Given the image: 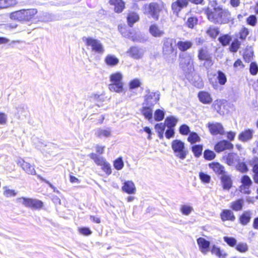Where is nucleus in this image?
Listing matches in <instances>:
<instances>
[{"label": "nucleus", "instance_id": "5fc2aeb1", "mask_svg": "<svg viewBox=\"0 0 258 258\" xmlns=\"http://www.w3.org/2000/svg\"><path fill=\"white\" fill-rule=\"evenodd\" d=\"M237 164L236 166L237 170L242 173L247 171V166L244 163L238 161Z\"/></svg>", "mask_w": 258, "mask_h": 258}, {"label": "nucleus", "instance_id": "f704fd0d", "mask_svg": "<svg viewBox=\"0 0 258 258\" xmlns=\"http://www.w3.org/2000/svg\"><path fill=\"white\" fill-rule=\"evenodd\" d=\"M243 201L242 199H239L231 203L230 207L232 210L235 211H240L242 209Z\"/></svg>", "mask_w": 258, "mask_h": 258}, {"label": "nucleus", "instance_id": "8fccbe9b", "mask_svg": "<svg viewBox=\"0 0 258 258\" xmlns=\"http://www.w3.org/2000/svg\"><path fill=\"white\" fill-rule=\"evenodd\" d=\"M118 30L122 35L124 37H128L129 32L124 25L120 24L118 26Z\"/></svg>", "mask_w": 258, "mask_h": 258}, {"label": "nucleus", "instance_id": "0eeeda50", "mask_svg": "<svg viewBox=\"0 0 258 258\" xmlns=\"http://www.w3.org/2000/svg\"><path fill=\"white\" fill-rule=\"evenodd\" d=\"M87 46H91L92 50L98 53H102L104 51L103 46L100 40L92 37L84 39Z\"/></svg>", "mask_w": 258, "mask_h": 258}, {"label": "nucleus", "instance_id": "49530a36", "mask_svg": "<svg viewBox=\"0 0 258 258\" xmlns=\"http://www.w3.org/2000/svg\"><path fill=\"white\" fill-rule=\"evenodd\" d=\"M217 79L219 83L221 85H224L227 82V78L226 75L221 71L218 72Z\"/></svg>", "mask_w": 258, "mask_h": 258}, {"label": "nucleus", "instance_id": "e2e57ef3", "mask_svg": "<svg viewBox=\"0 0 258 258\" xmlns=\"http://www.w3.org/2000/svg\"><path fill=\"white\" fill-rule=\"evenodd\" d=\"M222 104V101L221 100H215L212 104V107L216 110L218 112H219L221 109V105Z\"/></svg>", "mask_w": 258, "mask_h": 258}, {"label": "nucleus", "instance_id": "2f4dec72", "mask_svg": "<svg viewBox=\"0 0 258 258\" xmlns=\"http://www.w3.org/2000/svg\"><path fill=\"white\" fill-rule=\"evenodd\" d=\"M105 63L110 66H115L119 62L118 59L113 55L108 54L105 58Z\"/></svg>", "mask_w": 258, "mask_h": 258}, {"label": "nucleus", "instance_id": "393cba45", "mask_svg": "<svg viewBox=\"0 0 258 258\" xmlns=\"http://www.w3.org/2000/svg\"><path fill=\"white\" fill-rule=\"evenodd\" d=\"M111 130L109 127L105 128H98L95 130V135L98 137H109L111 135Z\"/></svg>", "mask_w": 258, "mask_h": 258}, {"label": "nucleus", "instance_id": "13d9d810", "mask_svg": "<svg viewBox=\"0 0 258 258\" xmlns=\"http://www.w3.org/2000/svg\"><path fill=\"white\" fill-rule=\"evenodd\" d=\"M114 168L116 170H120L123 166V162L121 158H119L114 161L113 164Z\"/></svg>", "mask_w": 258, "mask_h": 258}, {"label": "nucleus", "instance_id": "20e7f679", "mask_svg": "<svg viewBox=\"0 0 258 258\" xmlns=\"http://www.w3.org/2000/svg\"><path fill=\"white\" fill-rule=\"evenodd\" d=\"M164 9L162 3H151L145 7L144 13L150 15L156 20L159 19L160 13Z\"/></svg>", "mask_w": 258, "mask_h": 258}, {"label": "nucleus", "instance_id": "4be33fe9", "mask_svg": "<svg viewBox=\"0 0 258 258\" xmlns=\"http://www.w3.org/2000/svg\"><path fill=\"white\" fill-rule=\"evenodd\" d=\"M109 4L114 7V11L117 13H121L124 8V3L122 0H109Z\"/></svg>", "mask_w": 258, "mask_h": 258}, {"label": "nucleus", "instance_id": "a211bd4d", "mask_svg": "<svg viewBox=\"0 0 258 258\" xmlns=\"http://www.w3.org/2000/svg\"><path fill=\"white\" fill-rule=\"evenodd\" d=\"M198 97L200 101L204 104H209L213 101L211 94L206 91H200Z\"/></svg>", "mask_w": 258, "mask_h": 258}, {"label": "nucleus", "instance_id": "6ab92c4d", "mask_svg": "<svg viewBox=\"0 0 258 258\" xmlns=\"http://www.w3.org/2000/svg\"><path fill=\"white\" fill-rule=\"evenodd\" d=\"M225 162L229 166H235L239 161V157L236 153H230L225 157Z\"/></svg>", "mask_w": 258, "mask_h": 258}, {"label": "nucleus", "instance_id": "f3484780", "mask_svg": "<svg viewBox=\"0 0 258 258\" xmlns=\"http://www.w3.org/2000/svg\"><path fill=\"white\" fill-rule=\"evenodd\" d=\"M221 181L223 189L229 190L232 185L231 176L225 174L221 176Z\"/></svg>", "mask_w": 258, "mask_h": 258}, {"label": "nucleus", "instance_id": "412c9836", "mask_svg": "<svg viewBox=\"0 0 258 258\" xmlns=\"http://www.w3.org/2000/svg\"><path fill=\"white\" fill-rule=\"evenodd\" d=\"M254 131L251 129H247L241 132L238 136V139L242 142H246L251 140L253 137Z\"/></svg>", "mask_w": 258, "mask_h": 258}, {"label": "nucleus", "instance_id": "79ce46f5", "mask_svg": "<svg viewBox=\"0 0 258 258\" xmlns=\"http://www.w3.org/2000/svg\"><path fill=\"white\" fill-rule=\"evenodd\" d=\"M235 249L240 252H245L248 250V247L246 243L240 242L236 245Z\"/></svg>", "mask_w": 258, "mask_h": 258}, {"label": "nucleus", "instance_id": "a878e982", "mask_svg": "<svg viewBox=\"0 0 258 258\" xmlns=\"http://www.w3.org/2000/svg\"><path fill=\"white\" fill-rule=\"evenodd\" d=\"M221 218L223 221H233L235 217L232 211L230 210H223L220 214Z\"/></svg>", "mask_w": 258, "mask_h": 258}, {"label": "nucleus", "instance_id": "3c124183", "mask_svg": "<svg viewBox=\"0 0 258 258\" xmlns=\"http://www.w3.org/2000/svg\"><path fill=\"white\" fill-rule=\"evenodd\" d=\"M101 166L102 167V170L104 171L107 175H109L111 174V167L110 164L109 163L106 161L105 163L103 164Z\"/></svg>", "mask_w": 258, "mask_h": 258}, {"label": "nucleus", "instance_id": "09e8293b", "mask_svg": "<svg viewBox=\"0 0 258 258\" xmlns=\"http://www.w3.org/2000/svg\"><path fill=\"white\" fill-rule=\"evenodd\" d=\"M3 8H7L10 7L15 6L17 4L16 0H2Z\"/></svg>", "mask_w": 258, "mask_h": 258}, {"label": "nucleus", "instance_id": "7c9ffc66", "mask_svg": "<svg viewBox=\"0 0 258 258\" xmlns=\"http://www.w3.org/2000/svg\"><path fill=\"white\" fill-rule=\"evenodd\" d=\"M144 50L138 47H132L130 49V56L135 59H138L142 57Z\"/></svg>", "mask_w": 258, "mask_h": 258}, {"label": "nucleus", "instance_id": "a18cd8bd", "mask_svg": "<svg viewBox=\"0 0 258 258\" xmlns=\"http://www.w3.org/2000/svg\"><path fill=\"white\" fill-rule=\"evenodd\" d=\"M203 147L201 145H195L192 147V151L196 157H200L202 152Z\"/></svg>", "mask_w": 258, "mask_h": 258}, {"label": "nucleus", "instance_id": "9d476101", "mask_svg": "<svg viewBox=\"0 0 258 258\" xmlns=\"http://www.w3.org/2000/svg\"><path fill=\"white\" fill-rule=\"evenodd\" d=\"M159 99L160 93L158 92H149L145 96V104L152 107L158 102Z\"/></svg>", "mask_w": 258, "mask_h": 258}, {"label": "nucleus", "instance_id": "cd10ccee", "mask_svg": "<svg viewBox=\"0 0 258 258\" xmlns=\"http://www.w3.org/2000/svg\"><path fill=\"white\" fill-rule=\"evenodd\" d=\"M176 45L180 51H185L192 47V42L190 41H178L176 42Z\"/></svg>", "mask_w": 258, "mask_h": 258}, {"label": "nucleus", "instance_id": "2eb2a0df", "mask_svg": "<svg viewBox=\"0 0 258 258\" xmlns=\"http://www.w3.org/2000/svg\"><path fill=\"white\" fill-rule=\"evenodd\" d=\"M233 148V145L226 140H223L217 143L214 150L218 153L221 152L225 150H231Z\"/></svg>", "mask_w": 258, "mask_h": 258}, {"label": "nucleus", "instance_id": "58836bf2", "mask_svg": "<svg viewBox=\"0 0 258 258\" xmlns=\"http://www.w3.org/2000/svg\"><path fill=\"white\" fill-rule=\"evenodd\" d=\"M33 140L34 144L36 146V147L39 150H44L45 147H46L47 146L51 145V143H48V144L47 145L45 141H42L41 140H37L36 141H35V139H33Z\"/></svg>", "mask_w": 258, "mask_h": 258}, {"label": "nucleus", "instance_id": "dca6fc26", "mask_svg": "<svg viewBox=\"0 0 258 258\" xmlns=\"http://www.w3.org/2000/svg\"><path fill=\"white\" fill-rule=\"evenodd\" d=\"M199 250L204 254H206L209 251L210 242L203 237H200L197 240Z\"/></svg>", "mask_w": 258, "mask_h": 258}, {"label": "nucleus", "instance_id": "b1692460", "mask_svg": "<svg viewBox=\"0 0 258 258\" xmlns=\"http://www.w3.org/2000/svg\"><path fill=\"white\" fill-rule=\"evenodd\" d=\"M211 252L212 254L215 255L218 258H226L228 254L223 250L216 245H213L211 247Z\"/></svg>", "mask_w": 258, "mask_h": 258}, {"label": "nucleus", "instance_id": "a19ab883", "mask_svg": "<svg viewBox=\"0 0 258 258\" xmlns=\"http://www.w3.org/2000/svg\"><path fill=\"white\" fill-rule=\"evenodd\" d=\"M200 137L198 136V135L195 133V132H192L191 133H190L188 138H187V141L190 142L191 144H194L196 142H200Z\"/></svg>", "mask_w": 258, "mask_h": 258}, {"label": "nucleus", "instance_id": "f8f14e48", "mask_svg": "<svg viewBox=\"0 0 258 258\" xmlns=\"http://www.w3.org/2000/svg\"><path fill=\"white\" fill-rule=\"evenodd\" d=\"M17 163L18 165L21 166L28 174L31 175H35L36 174L34 166L31 165L29 163L25 162L23 159L21 158H18Z\"/></svg>", "mask_w": 258, "mask_h": 258}, {"label": "nucleus", "instance_id": "052dcab7", "mask_svg": "<svg viewBox=\"0 0 258 258\" xmlns=\"http://www.w3.org/2000/svg\"><path fill=\"white\" fill-rule=\"evenodd\" d=\"M189 132V127L186 124H182L179 128V133L182 135H187Z\"/></svg>", "mask_w": 258, "mask_h": 258}, {"label": "nucleus", "instance_id": "c85d7f7f", "mask_svg": "<svg viewBox=\"0 0 258 258\" xmlns=\"http://www.w3.org/2000/svg\"><path fill=\"white\" fill-rule=\"evenodd\" d=\"M150 34L154 37H161L164 34V31L161 30L156 24L151 25L149 28Z\"/></svg>", "mask_w": 258, "mask_h": 258}, {"label": "nucleus", "instance_id": "0e129e2a", "mask_svg": "<svg viewBox=\"0 0 258 258\" xmlns=\"http://www.w3.org/2000/svg\"><path fill=\"white\" fill-rule=\"evenodd\" d=\"M200 178L202 181V182L205 183H209L211 179V177L204 173V172H200L199 174Z\"/></svg>", "mask_w": 258, "mask_h": 258}, {"label": "nucleus", "instance_id": "4468645a", "mask_svg": "<svg viewBox=\"0 0 258 258\" xmlns=\"http://www.w3.org/2000/svg\"><path fill=\"white\" fill-rule=\"evenodd\" d=\"M199 59L201 60H205L204 66L206 67H210L212 66V62L211 57L208 51L205 48H202L199 50L198 54Z\"/></svg>", "mask_w": 258, "mask_h": 258}, {"label": "nucleus", "instance_id": "c9c22d12", "mask_svg": "<svg viewBox=\"0 0 258 258\" xmlns=\"http://www.w3.org/2000/svg\"><path fill=\"white\" fill-rule=\"evenodd\" d=\"M165 112L164 109H156L154 114V119L156 121H160L164 118Z\"/></svg>", "mask_w": 258, "mask_h": 258}, {"label": "nucleus", "instance_id": "39448f33", "mask_svg": "<svg viewBox=\"0 0 258 258\" xmlns=\"http://www.w3.org/2000/svg\"><path fill=\"white\" fill-rule=\"evenodd\" d=\"M172 149L175 156L181 159H184L188 153V151L184 147V144L180 140H175L172 142Z\"/></svg>", "mask_w": 258, "mask_h": 258}, {"label": "nucleus", "instance_id": "bb28decb", "mask_svg": "<svg viewBox=\"0 0 258 258\" xmlns=\"http://www.w3.org/2000/svg\"><path fill=\"white\" fill-rule=\"evenodd\" d=\"M209 167L217 174H225L224 167L218 162H213L209 164Z\"/></svg>", "mask_w": 258, "mask_h": 258}, {"label": "nucleus", "instance_id": "603ef678", "mask_svg": "<svg viewBox=\"0 0 258 258\" xmlns=\"http://www.w3.org/2000/svg\"><path fill=\"white\" fill-rule=\"evenodd\" d=\"M249 164L253 167V171L254 173H258V158H254L249 161Z\"/></svg>", "mask_w": 258, "mask_h": 258}, {"label": "nucleus", "instance_id": "de8ad7c7", "mask_svg": "<svg viewBox=\"0 0 258 258\" xmlns=\"http://www.w3.org/2000/svg\"><path fill=\"white\" fill-rule=\"evenodd\" d=\"M240 44L241 43L238 39L234 40L231 44L230 50L233 52H237Z\"/></svg>", "mask_w": 258, "mask_h": 258}, {"label": "nucleus", "instance_id": "423d86ee", "mask_svg": "<svg viewBox=\"0 0 258 258\" xmlns=\"http://www.w3.org/2000/svg\"><path fill=\"white\" fill-rule=\"evenodd\" d=\"M18 203L25 206L34 209H40L43 207V203L38 200L25 198H20L17 199Z\"/></svg>", "mask_w": 258, "mask_h": 258}, {"label": "nucleus", "instance_id": "ea45409f", "mask_svg": "<svg viewBox=\"0 0 258 258\" xmlns=\"http://www.w3.org/2000/svg\"><path fill=\"white\" fill-rule=\"evenodd\" d=\"M253 52L251 48H247L244 52L243 58L246 62H249L252 58Z\"/></svg>", "mask_w": 258, "mask_h": 258}, {"label": "nucleus", "instance_id": "e433bc0d", "mask_svg": "<svg viewBox=\"0 0 258 258\" xmlns=\"http://www.w3.org/2000/svg\"><path fill=\"white\" fill-rule=\"evenodd\" d=\"M193 207L188 204L181 205L180 208L181 213L185 216L189 215L193 211Z\"/></svg>", "mask_w": 258, "mask_h": 258}, {"label": "nucleus", "instance_id": "774afa93", "mask_svg": "<svg viewBox=\"0 0 258 258\" xmlns=\"http://www.w3.org/2000/svg\"><path fill=\"white\" fill-rule=\"evenodd\" d=\"M166 124L164 123H157L155 126V129L157 132H164Z\"/></svg>", "mask_w": 258, "mask_h": 258}, {"label": "nucleus", "instance_id": "c756f323", "mask_svg": "<svg viewBox=\"0 0 258 258\" xmlns=\"http://www.w3.org/2000/svg\"><path fill=\"white\" fill-rule=\"evenodd\" d=\"M251 213L250 211H244L239 218L240 223L243 225L247 224L251 219Z\"/></svg>", "mask_w": 258, "mask_h": 258}, {"label": "nucleus", "instance_id": "6e6552de", "mask_svg": "<svg viewBox=\"0 0 258 258\" xmlns=\"http://www.w3.org/2000/svg\"><path fill=\"white\" fill-rule=\"evenodd\" d=\"M176 40L173 38H166L163 40V53L168 56L174 52Z\"/></svg>", "mask_w": 258, "mask_h": 258}, {"label": "nucleus", "instance_id": "473e14b6", "mask_svg": "<svg viewBox=\"0 0 258 258\" xmlns=\"http://www.w3.org/2000/svg\"><path fill=\"white\" fill-rule=\"evenodd\" d=\"M88 156L91 159L93 160L94 162L98 165L101 166L106 162L104 158L95 153H91Z\"/></svg>", "mask_w": 258, "mask_h": 258}, {"label": "nucleus", "instance_id": "f257e3e1", "mask_svg": "<svg viewBox=\"0 0 258 258\" xmlns=\"http://www.w3.org/2000/svg\"><path fill=\"white\" fill-rule=\"evenodd\" d=\"M208 20L212 23L218 24L233 23L234 19L231 13L227 9L218 6L213 9L208 8L206 12Z\"/></svg>", "mask_w": 258, "mask_h": 258}, {"label": "nucleus", "instance_id": "f03ea898", "mask_svg": "<svg viewBox=\"0 0 258 258\" xmlns=\"http://www.w3.org/2000/svg\"><path fill=\"white\" fill-rule=\"evenodd\" d=\"M37 13V10L36 9H22L11 13L10 18L20 22H29Z\"/></svg>", "mask_w": 258, "mask_h": 258}, {"label": "nucleus", "instance_id": "680f3d73", "mask_svg": "<svg viewBox=\"0 0 258 258\" xmlns=\"http://www.w3.org/2000/svg\"><path fill=\"white\" fill-rule=\"evenodd\" d=\"M139 20V16L137 13H130V27H131V24H134V23L138 22Z\"/></svg>", "mask_w": 258, "mask_h": 258}, {"label": "nucleus", "instance_id": "4d7b16f0", "mask_svg": "<svg viewBox=\"0 0 258 258\" xmlns=\"http://www.w3.org/2000/svg\"><path fill=\"white\" fill-rule=\"evenodd\" d=\"M204 157L208 160H213L215 157V154L213 151L206 150L204 153Z\"/></svg>", "mask_w": 258, "mask_h": 258}, {"label": "nucleus", "instance_id": "7ed1b4c3", "mask_svg": "<svg viewBox=\"0 0 258 258\" xmlns=\"http://www.w3.org/2000/svg\"><path fill=\"white\" fill-rule=\"evenodd\" d=\"M109 79L112 83L109 85L108 88L111 91L117 93L123 91L122 75L120 73L116 72L111 74Z\"/></svg>", "mask_w": 258, "mask_h": 258}, {"label": "nucleus", "instance_id": "37998d69", "mask_svg": "<svg viewBox=\"0 0 258 258\" xmlns=\"http://www.w3.org/2000/svg\"><path fill=\"white\" fill-rule=\"evenodd\" d=\"M218 39L223 46H226L229 43L231 40V37L228 34H226L220 37Z\"/></svg>", "mask_w": 258, "mask_h": 258}, {"label": "nucleus", "instance_id": "9b49d317", "mask_svg": "<svg viewBox=\"0 0 258 258\" xmlns=\"http://www.w3.org/2000/svg\"><path fill=\"white\" fill-rule=\"evenodd\" d=\"M207 126L210 133L213 135H224V130L222 125L218 122H209Z\"/></svg>", "mask_w": 258, "mask_h": 258}, {"label": "nucleus", "instance_id": "ddd939ff", "mask_svg": "<svg viewBox=\"0 0 258 258\" xmlns=\"http://www.w3.org/2000/svg\"><path fill=\"white\" fill-rule=\"evenodd\" d=\"M141 81L138 79H135L130 81V97L141 93Z\"/></svg>", "mask_w": 258, "mask_h": 258}, {"label": "nucleus", "instance_id": "1a4fd4ad", "mask_svg": "<svg viewBox=\"0 0 258 258\" xmlns=\"http://www.w3.org/2000/svg\"><path fill=\"white\" fill-rule=\"evenodd\" d=\"M180 67L185 72H189L193 69L192 60L189 55H185L180 58Z\"/></svg>", "mask_w": 258, "mask_h": 258}, {"label": "nucleus", "instance_id": "72a5a7b5", "mask_svg": "<svg viewBox=\"0 0 258 258\" xmlns=\"http://www.w3.org/2000/svg\"><path fill=\"white\" fill-rule=\"evenodd\" d=\"M177 122L178 118L173 116L167 117L165 120V123L168 128L174 127Z\"/></svg>", "mask_w": 258, "mask_h": 258}, {"label": "nucleus", "instance_id": "338daca9", "mask_svg": "<svg viewBox=\"0 0 258 258\" xmlns=\"http://www.w3.org/2000/svg\"><path fill=\"white\" fill-rule=\"evenodd\" d=\"M246 22L248 24L254 26L257 22L256 18L254 15H250L247 18Z\"/></svg>", "mask_w": 258, "mask_h": 258}, {"label": "nucleus", "instance_id": "6e6d98bb", "mask_svg": "<svg viewBox=\"0 0 258 258\" xmlns=\"http://www.w3.org/2000/svg\"><path fill=\"white\" fill-rule=\"evenodd\" d=\"M242 185L250 186L252 184V181L247 175H244L241 179Z\"/></svg>", "mask_w": 258, "mask_h": 258}, {"label": "nucleus", "instance_id": "4c0bfd02", "mask_svg": "<svg viewBox=\"0 0 258 258\" xmlns=\"http://www.w3.org/2000/svg\"><path fill=\"white\" fill-rule=\"evenodd\" d=\"M206 33L211 38H215L219 33L218 28L215 27H210L206 31Z\"/></svg>", "mask_w": 258, "mask_h": 258}, {"label": "nucleus", "instance_id": "c03bdc74", "mask_svg": "<svg viewBox=\"0 0 258 258\" xmlns=\"http://www.w3.org/2000/svg\"><path fill=\"white\" fill-rule=\"evenodd\" d=\"M224 241L230 246L234 247L236 246L237 240L236 239L232 237L224 236L223 238Z\"/></svg>", "mask_w": 258, "mask_h": 258}, {"label": "nucleus", "instance_id": "5701e85b", "mask_svg": "<svg viewBox=\"0 0 258 258\" xmlns=\"http://www.w3.org/2000/svg\"><path fill=\"white\" fill-rule=\"evenodd\" d=\"M188 0H177L172 4V9L174 13H178L181 9L186 7Z\"/></svg>", "mask_w": 258, "mask_h": 258}, {"label": "nucleus", "instance_id": "aec40b11", "mask_svg": "<svg viewBox=\"0 0 258 258\" xmlns=\"http://www.w3.org/2000/svg\"><path fill=\"white\" fill-rule=\"evenodd\" d=\"M141 113L144 116L145 118L148 120L150 122H153V109L152 106L147 105L143 106L141 109Z\"/></svg>", "mask_w": 258, "mask_h": 258}, {"label": "nucleus", "instance_id": "bf43d9fd", "mask_svg": "<svg viewBox=\"0 0 258 258\" xmlns=\"http://www.w3.org/2000/svg\"><path fill=\"white\" fill-rule=\"evenodd\" d=\"M249 72L251 75H256L258 72V66L255 62H251L250 65Z\"/></svg>", "mask_w": 258, "mask_h": 258}, {"label": "nucleus", "instance_id": "69168bd1", "mask_svg": "<svg viewBox=\"0 0 258 258\" xmlns=\"http://www.w3.org/2000/svg\"><path fill=\"white\" fill-rule=\"evenodd\" d=\"M4 195L6 197H14L16 195V192L14 190L8 189L7 187H4Z\"/></svg>", "mask_w": 258, "mask_h": 258}, {"label": "nucleus", "instance_id": "864d4df0", "mask_svg": "<svg viewBox=\"0 0 258 258\" xmlns=\"http://www.w3.org/2000/svg\"><path fill=\"white\" fill-rule=\"evenodd\" d=\"M249 34V31L246 28H242L239 32V38L242 40H245Z\"/></svg>", "mask_w": 258, "mask_h": 258}]
</instances>
